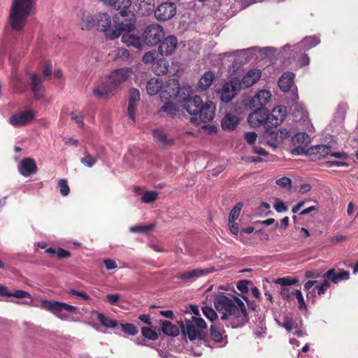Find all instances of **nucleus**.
<instances>
[{"label": "nucleus", "mask_w": 358, "mask_h": 358, "mask_svg": "<svg viewBox=\"0 0 358 358\" xmlns=\"http://www.w3.org/2000/svg\"><path fill=\"white\" fill-rule=\"evenodd\" d=\"M215 309L221 314V320L232 328L242 327L248 322V313L244 303L235 296L215 294L213 299Z\"/></svg>", "instance_id": "1"}, {"label": "nucleus", "mask_w": 358, "mask_h": 358, "mask_svg": "<svg viewBox=\"0 0 358 358\" xmlns=\"http://www.w3.org/2000/svg\"><path fill=\"white\" fill-rule=\"evenodd\" d=\"M134 73L132 68L115 69L107 76L101 78L93 87V94L97 99H106L115 95L117 90L127 82Z\"/></svg>", "instance_id": "2"}, {"label": "nucleus", "mask_w": 358, "mask_h": 358, "mask_svg": "<svg viewBox=\"0 0 358 358\" xmlns=\"http://www.w3.org/2000/svg\"><path fill=\"white\" fill-rule=\"evenodd\" d=\"M34 5L35 0H13L8 17V24L13 30L23 29Z\"/></svg>", "instance_id": "3"}, {"label": "nucleus", "mask_w": 358, "mask_h": 358, "mask_svg": "<svg viewBox=\"0 0 358 358\" xmlns=\"http://www.w3.org/2000/svg\"><path fill=\"white\" fill-rule=\"evenodd\" d=\"M206 327V322L203 318L192 316L191 320H185L182 322L181 331L190 341H194L196 338H203Z\"/></svg>", "instance_id": "4"}, {"label": "nucleus", "mask_w": 358, "mask_h": 358, "mask_svg": "<svg viewBox=\"0 0 358 358\" xmlns=\"http://www.w3.org/2000/svg\"><path fill=\"white\" fill-rule=\"evenodd\" d=\"M136 22L135 15L131 11H129L127 14L116 15L113 20V28L112 29V31H115L114 39L120 36H122L124 33L134 31L136 28Z\"/></svg>", "instance_id": "5"}, {"label": "nucleus", "mask_w": 358, "mask_h": 358, "mask_svg": "<svg viewBox=\"0 0 358 358\" xmlns=\"http://www.w3.org/2000/svg\"><path fill=\"white\" fill-rule=\"evenodd\" d=\"M41 307L52 313L61 320H67L69 318L68 313H73L78 309L76 306L54 300H42Z\"/></svg>", "instance_id": "6"}, {"label": "nucleus", "mask_w": 358, "mask_h": 358, "mask_svg": "<svg viewBox=\"0 0 358 358\" xmlns=\"http://www.w3.org/2000/svg\"><path fill=\"white\" fill-rule=\"evenodd\" d=\"M41 307L52 313L61 320H67L69 318L68 313H73L78 309L76 306L54 300H42Z\"/></svg>", "instance_id": "7"}, {"label": "nucleus", "mask_w": 358, "mask_h": 358, "mask_svg": "<svg viewBox=\"0 0 358 358\" xmlns=\"http://www.w3.org/2000/svg\"><path fill=\"white\" fill-rule=\"evenodd\" d=\"M164 36L163 27L159 24H150L145 27L142 35L143 43L149 46L158 44Z\"/></svg>", "instance_id": "8"}, {"label": "nucleus", "mask_w": 358, "mask_h": 358, "mask_svg": "<svg viewBox=\"0 0 358 358\" xmlns=\"http://www.w3.org/2000/svg\"><path fill=\"white\" fill-rule=\"evenodd\" d=\"M96 25L97 29L104 33L108 39L113 40L115 31H112L113 22L110 16L106 13H100L95 15Z\"/></svg>", "instance_id": "9"}, {"label": "nucleus", "mask_w": 358, "mask_h": 358, "mask_svg": "<svg viewBox=\"0 0 358 358\" xmlns=\"http://www.w3.org/2000/svg\"><path fill=\"white\" fill-rule=\"evenodd\" d=\"M241 89L240 80L237 78H233L229 81L225 83L220 90V99L222 102L229 103L236 95L237 92Z\"/></svg>", "instance_id": "10"}, {"label": "nucleus", "mask_w": 358, "mask_h": 358, "mask_svg": "<svg viewBox=\"0 0 358 358\" xmlns=\"http://www.w3.org/2000/svg\"><path fill=\"white\" fill-rule=\"evenodd\" d=\"M215 104L212 101H208L204 105H201L198 115L191 117L190 121L196 124H199L200 122H210L215 117Z\"/></svg>", "instance_id": "11"}, {"label": "nucleus", "mask_w": 358, "mask_h": 358, "mask_svg": "<svg viewBox=\"0 0 358 358\" xmlns=\"http://www.w3.org/2000/svg\"><path fill=\"white\" fill-rule=\"evenodd\" d=\"M35 117V113L31 110L19 111L13 115L9 122L15 127H24L31 122Z\"/></svg>", "instance_id": "12"}, {"label": "nucleus", "mask_w": 358, "mask_h": 358, "mask_svg": "<svg viewBox=\"0 0 358 358\" xmlns=\"http://www.w3.org/2000/svg\"><path fill=\"white\" fill-rule=\"evenodd\" d=\"M179 83L175 79L169 80L164 85L159 94V98L162 101L164 100H173L179 93Z\"/></svg>", "instance_id": "13"}, {"label": "nucleus", "mask_w": 358, "mask_h": 358, "mask_svg": "<svg viewBox=\"0 0 358 358\" xmlns=\"http://www.w3.org/2000/svg\"><path fill=\"white\" fill-rule=\"evenodd\" d=\"M215 271L216 269L214 266H210L206 268H196L180 273L176 275V278L185 282H193L197 278L207 275L209 273L215 272Z\"/></svg>", "instance_id": "14"}, {"label": "nucleus", "mask_w": 358, "mask_h": 358, "mask_svg": "<svg viewBox=\"0 0 358 358\" xmlns=\"http://www.w3.org/2000/svg\"><path fill=\"white\" fill-rule=\"evenodd\" d=\"M176 13V6L172 2H164L155 10V16L159 20L166 21L172 18Z\"/></svg>", "instance_id": "15"}, {"label": "nucleus", "mask_w": 358, "mask_h": 358, "mask_svg": "<svg viewBox=\"0 0 358 358\" xmlns=\"http://www.w3.org/2000/svg\"><path fill=\"white\" fill-rule=\"evenodd\" d=\"M286 113L287 109L283 106H278L274 108L271 113L268 111L266 129L279 125L283 121Z\"/></svg>", "instance_id": "16"}, {"label": "nucleus", "mask_w": 358, "mask_h": 358, "mask_svg": "<svg viewBox=\"0 0 358 358\" xmlns=\"http://www.w3.org/2000/svg\"><path fill=\"white\" fill-rule=\"evenodd\" d=\"M268 110L261 107L250 113L248 117V122L252 127H259L264 125L266 129Z\"/></svg>", "instance_id": "17"}, {"label": "nucleus", "mask_w": 358, "mask_h": 358, "mask_svg": "<svg viewBox=\"0 0 358 358\" xmlns=\"http://www.w3.org/2000/svg\"><path fill=\"white\" fill-rule=\"evenodd\" d=\"M329 287V282L326 278L322 282H320L318 280H309L304 285V289L307 292V298L315 295V289H317L319 295H322L326 292Z\"/></svg>", "instance_id": "18"}, {"label": "nucleus", "mask_w": 358, "mask_h": 358, "mask_svg": "<svg viewBox=\"0 0 358 358\" xmlns=\"http://www.w3.org/2000/svg\"><path fill=\"white\" fill-rule=\"evenodd\" d=\"M178 39L175 36H168L159 43V53L162 56H169L173 54L178 48Z\"/></svg>", "instance_id": "19"}, {"label": "nucleus", "mask_w": 358, "mask_h": 358, "mask_svg": "<svg viewBox=\"0 0 358 358\" xmlns=\"http://www.w3.org/2000/svg\"><path fill=\"white\" fill-rule=\"evenodd\" d=\"M289 136V131L286 129H280L278 131H271L266 129V139L268 145L276 147Z\"/></svg>", "instance_id": "20"}, {"label": "nucleus", "mask_w": 358, "mask_h": 358, "mask_svg": "<svg viewBox=\"0 0 358 358\" xmlns=\"http://www.w3.org/2000/svg\"><path fill=\"white\" fill-rule=\"evenodd\" d=\"M38 168L32 158L23 159L18 165L19 173L24 177H29L37 172Z\"/></svg>", "instance_id": "21"}, {"label": "nucleus", "mask_w": 358, "mask_h": 358, "mask_svg": "<svg viewBox=\"0 0 358 358\" xmlns=\"http://www.w3.org/2000/svg\"><path fill=\"white\" fill-rule=\"evenodd\" d=\"M77 24L82 30H89L96 25L95 15L82 11L78 15Z\"/></svg>", "instance_id": "22"}, {"label": "nucleus", "mask_w": 358, "mask_h": 358, "mask_svg": "<svg viewBox=\"0 0 358 358\" xmlns=\"http://www.w3.org/2000/svg\"><path fill=\"white\" fill-rule=\"evenodd\" d=\"M203 103L202 99L199 96H194L188 99L185 104L184 108L188 112L189 114L196 117L198 115L199 109Z\"/></svg>", "instance_id": "23"}, {"label": "nucleus", "mask_w": 358, "mask_h": 358, "mask_svg": "<svg viewBox=\"0 0 358 358\" xmlns=\"http://www.w3.org/2000/svg\"><path fill=\"white\" fill-rule=\"evenodd\" d=\"M122 42L128 47H133L136 49H142L143 38L136 36L131 32L124 33L122 36Z\"/></svg>", "instance_id": "24"}, {"label": "nucleus", "mask_w": 358, "mask_h": 358, "mask_svg": "<svg viewBox=\"0 0 358 358\" xmlns=\"http://www.w3.org/2000/svg\"><path fill=\"white\" fill-rule=\"evenodd\" d=\"M261 77V71L259 69H253L248 71L242 80H240L242 87H250L257 82Z\"/></svg>", "instance_id": "25"}, {"label": "nucleus", "mask_w": 358, "mask_h": 358, "mask_svg": "<svg viewBox=\"0 0 358 358\" xmlns=\"http://www.w3.org/2000/svg\"><path fill=\"white\" fill-rule=\"evenodd\" d=\"M350 273L347 271H341L338 273L336 272L335 268L329 269L324 274V278L331 281L334 284H337L341 280H346L349 279Z\"/></svg>", "instance_id": "26"}, {"label": "nucleus", "mask_w": 358, "mask_h": 358, "mask_svg": "<svg viewBox=\"0 0 358 358\" xmlns=\"http://www.w3.org/2000/svg\"><path fill=\"white\" fill-rule=\"evenodd\" d=\"M104 3L119 11V14H127L131 5V0H106Z\"/></svg>", "instance_id": "27"}, {"label": "nucleus", "mask_w": 358, "mask_h": 358, "mask_svg": "<svg viewBox=\"0 0 358 358\" xmlns=\"http://www.w3.org/2000/svg\"><path fill=\"white\" fill-rule=\"evenodd\" d=\"M238 117L232 113H227L222 120L221 127L223 130L231 131L234 130L239 124Z\"/></svg>", "instance_id": "28"}, {"label": "nucleus", "mask_w": 358, "mask_h": 358, "mask_svg": "<svg viewBox=\"0 0 358 358\" xmlns=\"http://www.w3.org/2000/svg\"><path fill=\"white\" fill-rule=\"evenodd\" d=\"M271 99V93L270 91L266 90H262L259 91L255 96L253 97L251 101V104L254 106H263L266 105Z\"/></svg>", "instance_id": "29"}, {"label": "nucleus", "mask_w": 358, "mask_h": 358, "mask_svg": "<svg viewBox=\"0 0 358 358\" xmlns=\"http://www.w3.org/2000/svg\"><path fill=\"white\" fill-rule=\"evenodd\" d=\"M153 137L155 141L162 147L172 145L173 139L169 137L166 132L162 129H155L153 131Z\"/></svg>", "instance_id": "30"}, {"label": "nucleus", "mask_w": 358, "mask_h": 358, "mask_svg": "<svg viewBox=\"0 0 358 358\" xmlns=\"http://www.w3.org/2000/svg\"><path fill=\"white\" fill-rule=\"evenodd\" d=\"M31 90L34 92V97L36 99H41L44 96V88L41 85V80L35 74L30 76Z\"/></svg>", "instance_id": "31"}, {"label": "nucleus", "mask_w": 358, "mask_h": 358, "mask_svg": "<svg viewBox=\"0 0 358 358\" xmlns=\"http://www.w3.org/2000/svg\"><path fill=\"white\" fill-rule=\"evenodd\" d=\"M0 296H13L17 299L28 298L31 299V295L24 290H15L10 292L8 288L3 285H0Z\"/></svg>", "instance_id": "32"}, {"label": "nucleus", "mask_w": 358, "mask_h": 358, "mask_svg": "<svg viewBox=\"0 0 358 358\" xmlns=\"http://www.w3.org/2000/svg\"><path fill=\"white\" fill-rule=\"evenodd\" d=\"M320 43V39L315 36H307L299 44L294 46V49L299 50H309Z\"/></svg>", "instance_id": "33"}, {"label": "nucleus", "mask_w": 358, "mask_h": 358, "mask_svg": "<svg viewBox=\"0 0 358 358\" xmlns=\"http://www.w3.org/2000/svg\"><path fill=\"white\" fill-rule=\"evenodd\" d=\"M162 80L159 78H152L146 84V90L149 95L153 96L158 92L160 93L162 89Z\"/></svg>", "instance_id": "34"}, {"label": "nucleus", "mask_w": 358, "mask_h": 358, "mask_svg": "<svg viewBox=\"0 0 358 358\" xmlns=\"http://www.w3.org/2000/svg\"><path fill=\"white\" fill-rule=\"evenodd\" d=\"M214 80L215 74L213 72L210 71L205 72L198 82V89L200 91L208 89Z\"/></svg>", "instance_id": "35"}, {"label": "nucleus", "mask_w": 358, "mask_h": 358, "mask_svg": "<svg viewBox=\"0 0 358 358\" xmlns=\"http://www.w3.org/2000/svg\"><path fill=\"white\" fill-rule=\"evenodd\" d=\"M294 77V73L291 72L283 73L278 81L280 88L284 92L288 91L293 85Z\"/></svg>", "instance_id": "36"}, {"label": "nucleus", "mask_w": 358, "mask_h": 358, "mask_svg": "<svg viewBox=\"0 0 358 358\" xmlns=\"http://www.w3.org/2000/svg\"><path fill=\"white\" fill-rule=\"evenodd\" d=\"M169 62L164 58L157 59L152 66V69L155 74H165L169 71Z\"/></svg>", "instance_id": "37"}, {"label": "nucleus", "mask_w": 358, "mask_h": 358, "mask_svg": "<svg viewBox=\"0 0 358 358\" xmlns=\"http://www.w3.org/2000/svg\"><path fill=\"white\" fill-rule=\"evenodd\" d=\"M162 330L164 334L170 336H176L180 333L179 328L167 320L162 322Z\"/></svg>", "instance_id": "38"}, {"label": "nucleus", "mask_w": 358, "mask_h": 358, "mask_svg": "<svg viewBox=\"0 0 358 358\" xmlns=\"http://www.w3.org/2000/svg\"><path fill=\"white\" fill-rule=\"evenodd\" d=\"M136 5L138 6V10L142 14L150 13L154 8V0H137Z\"/></svg>", "instance_id": "39"}, {"label": "nucleus", "mask_w": 358, "mask_h": 358, "mask_svg": "<svg viewBox=\"0 0 358 358\" xmlns=\"http://www.w3.org/2000/svg\"><path fill=\"white\" fill-rule=\"evenodd\" d=\"M282 327H284L288 332H291L293 330L294 331V334L301 336H303V332L301 330L299 329V328L297 326V324L294 322L292 319L289 318H285V321L282 324Z\"/></svg>", "instance_id": "40"}, {"label": "nucleus", "mask_w": 358, "mask_h": 358, "mask_svg": "<svg viewBox=\"0 0 358 358\" xmlns=\"http://www.w3.org/2000/svg\"><path fill=\"white\" fill-rule=\"evenodd\" d=\"M99 158V155L92 156L87 150H85L84 157L80 159V162L84 166L91 168L96 164Z\"/></svg>", "instance_id": "41"}, {"label": "nucleus", "mask_w": 358, "mask_h": 358, "mask_svg": "<svg viewBox=\"0 0 358 358\" xmlns=\"http://www.w3.org/2000/svg\"><path fill=\"white\" fill-rule=\"evenodd\" d=\"M164 105L161 108V111L165 112L168 115L173 116L176 114L177 108L173 103V100H164Z\"/></svg>", "instance_id": "42"}, {"label": "nucleus", "mask_w": 358, "mask_h": 358, "mask_svg": "<svg viewBox=\"0 0 358 358\" xmlns=\"http://www.w3.org/2000/svg\"><path fill=\"white\" fill-rule=\"evenodd\" d=\"M97 319L100 323L108 328H115L117 326L116 321L111 320L102 313H96Z\"/></svg>", "instance_id": "43"}, {"label": "nucleus", "mask_w": 358, "mask_h": 358, "mask_svg": "<svg viewBox=\"0 0 358 358\" xmlns=\"http://www.w3.org/2000/svg\"><path fill=\"white\" fill-rule=\"evenodd\" d=\"M314 153L318 155V158H324L331 154V149L329 146L324 145H320L316 146L315 148H312Z\"/></svg>", "instance_id": "44"}, {"label": "nucleus", "mask_w": 358, "mask_h": 358, "mask_svg": "<svg viewBox=\"0 0 358 358\" xmlns=\"http://www.w3.org/2000/svg\"><path fill=\"white\" fill-rule=\"evenodd\" d=\"M299 280L297 278H292L290 277L280 278L274 281V283L281 285L283 287H289L292 285L298 283Z\"/></svg>", "instance_id": "45"}, {"label": "nucleus", "mask_w": 358, "mask_h": 358, "mask_svg": "<svg viewBox=\"0 0 358 358\" xmlns=\"http://www.w3.org/2000/svg\"><path fill=\"white\" fill-rule=\"evenodd\" d=\"M310 136L308 134L301 132L294 136L293 141L294 143L307 145L310 143Z\"/></svg>", "instance_id": "46"}, {"label": "nucleus", "mask_w": 358, "mask_h": 358, "mask_svg": "<svg viewBox=\"0 0 358 358\" xmlns=\"http://www.w3.org/2000/svg\"><path fill=\"white\" fill-rule=\"evenodd\" d=\"M141 333L143 337L151 341H155L158 338V334L155 330L150 327H143L141 328Z\"/></svg>", "instance_id": "47"}, {"label": "nucleus", "mask_w": 358, "mask_h": 358, "mask_svg": "<svg viewBox=\"0 0 358 358\" xmlns=\"http://www.w3.org/2000/svg\"><path fill=\"white\" fill-rule=\"evenodd\" d=\"M155 224H150L147 225H136L130 227V231L132 233H147L152 230Z\"/></svg>", "instance_id": "48"}, {"label": "nucleus", "mask_w": 358, "mask_h": 358, "mask_svg": "<svg viewBox=\"0 0 358 358\" xmlns=\"http://www.w3.org/2000/svg\"><path fill=\"white\" fill-rule=\"evenodd\" d=\"M243 208V203L239 202L236 204V206L231 210L229 215V221L232 223V221H235L238 219L240 215L241 209Z\"/></svg>", "instance_id": "49"}, {"label": "nucleus", "mask_w": 358, "mask_h": 358, "mask_svg": "<svg viewBox=\"0 0 358 358\" xmlns=\"http://www.w3.org/2000/svg\"><path fill=\"white\" fill-rule=\"evenodd\" d=\"M158 194L155 191H147L141 197V201L144 203H153L157 199Z\"/></svg>", "instance_id": "50"}, {"label": "nucleus", "mask_w": 358, "mask_h": 358, "mask_svg": "<svg viewBox=\"0 0 358 358\" xmlns=\"http://www.w3.org/2000/svg\"><path fill=\"white\" fill-rule=\"evenodd\" d=\"M157 54L155 51H149L144 54L142 61L145 64H150L151 66L156 62Z\"/></svg>", "instance_id": "51"}, {"label": "nucleus", "mask_w": 358, "mask_h": 358, "mask_svg": "<svg viewBox=\"0 0 358 358\" xmlns=\"http://www.w3.org/2000/svg\"><path fill=\"white\" fill-rule=\"evenodd\" d=\"M210 338L216 343H221L223 341L224 336L214 325L210 326Z\"/></svg>", "instance_id": "52"}, {"label": "nucleus", "mask_w": 358, "mask_h": 358, "mask_svg": "<svg viewBox=\"0 0 358 358\" xmlns=\"http://www.w3.org/2000/svg\"><path fill=\"white\" fill-rule=\"evenodd\" d=\"M202 312L204 316L210 321L213 322L217 320V314L211 307L204 306L202 308Z\"/></svg>", "instance_id": "53"}, {"label": "nucleus", "mask_w": 358, "mask_h": 358, "mask_svg": "<svg viewBox=\"0 0 358 358\" xmlns=\"http://www.w3.org/2000/svg\"><path fill=\"white\" fill-rule=\"evenodd\" d=\"M295 291L289 287H283L280 289V295L284 299L291 300L295 295Z\"/></svg>", "instance_id": "54"}, {"label": "nucleus", "mask_w": 358, "mask_h": 358, "mask_svg": "<svg viewBox=\"0 0 358 358\" xmlns=\"http://www.w3.org/2000/svg\"><path fill=\"white\" fill-rule=\"evenodd\" d=\"M122 330L124 334H127L131 336H135L138 332L137 327L131 323L122 324Z\"/></svg>", "instance_id": "55"}, {"label": "nucleus", "mask_w": 358, "mask_h": 358, "mask_svg": "<svg viewBox=\"0 0 358 358\" xmlns=\"http://www.w3.org/2000/svg\"><path fill=\"white\" fill-rule=\"evenodd\" d=\"M115 52V59H121L122 61H125L129 58L130 53L129 50L124 48H118Z\"/></svg>", "instance_id": "56"}, {"label": "nucleus", "mask_w": 358, "mask_h": 358, "mask_svg": "<svg viewBox=\"0 0 358 358\" xmlns=\"http://www.w3.org/2000/svg\"><path fill=\"white\" fill-rule=\"evenodd\" d=\"M71 119L74 121L80 127L84 125L83 115L78 110H74L71 113Z\"/></svg>", "instance_id": "57"}, {"label": "nucleus", "mask_w": 358, "mask_h": 358, "mask_svg": "<svg viewBox=\"0 0 358 358\" xmlns=\"http://www.w3.org/2000/svg\"><path fill=\"white\" fill-rule=\"evenodd\" d=\"M140 92L136 88H132L129 91V103L137 104L140 101Z\"/></svg>", "instance_id": "58"}, {"label": "nucleus", "mask_w": 358, "mask_h": 358, "mask_svg": "<svg viewBox=\"0 0 358 358\" xmlns=\"http://www.w3.org/2000/svg\"><path fill=\"white\" fill-rule=\"evenodd\" d=\"M275 183L280 187L287 188L288 189H290L292 182L289 178L284 176L278 179L275 181Z\"/></svg>", "instance_id": "59"}, {"label": "nucleus", "mask_w": 358, "mask_h": 358, "mask_svg": "<svg viewBox=\"0 0 358 358\" xmlns=\"http://www.w3.org/2000/svg\"><path fill=\"white\" fill-rule=\"evenodd\" d=\"M58 187L59 188V192L62 196H66L69 194L70 189L66 180H59L58 182Z\"/></svg>", "instance_id": "60"}, {"label": "nucleus", "mask_w": 358, "mask_h": 358, "mask_svg": "<svg viewBox=\"0 0 358 358\" xmlns=\"http://www.w3.org/2000/svg\"><path fill=\"white\" fill-rule=\"evenodd\" d=\"M273 207L278 213L285 212L287 210V207L285 206V203L280 199L275 200Z\"/></svg>", "instance_id": "61"}, {"label": "nucleus", "mask_w": 358, "mask_h": 358, "mask_svg": "<svg viewBox=\"0 0 358 358\" xmlns=\"http://www.w3.org/2000/svg\"><path fill=\"white\" fill-rule=\"evenodd\" d=\"M244 138L248 144H253L257 141V134L255 131H248L245 133Z\"/></svg>", "instance_id": "62"}, {"label": "nucleus", "mask_w": 358, "mask_h": 358, "mask_svg": "<svg viewBox=\"0 0 358 358\" xmlns=\"http://www.w3.org/2000/svg\"><path fill=\"white\" fill-rule=\"evenodd\" d=\"M298 301L299 303V309H304L306 308V303L303 299V296L302 295V293L300 290H296L295 291V295H294Z\"/></svg>", "instance_id": "63"}, {"label": "nucleus", "mask_w": 358, "mask_h": 358, "mask_svg": "<svg viewBox=\"0 0 358 358\" xmlns=\"http://www.w3.org/2000/svg\"><path fill=\"white\" fill-rule=\"evenodd\" d=\"M136 106L137 104L129 103L127 107V115L133 122H135L136 120L135 109Z\"/></svg>", "instance_id": "64"}]
</instances>
